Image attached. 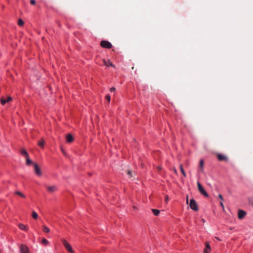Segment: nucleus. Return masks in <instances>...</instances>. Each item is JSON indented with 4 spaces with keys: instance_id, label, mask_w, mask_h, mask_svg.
<instances>
[{
    "instance_id": "nucleus-1",
    "label": "nucleus",
    "mask_w": 253,
    "mask_h": 253,
    "mask_svg": "<svg viewBox=\"0 0 253 253\" xmlns=\"http://www.w3.org/2000/svg\"><path fill=\"white\" fill-rule=\"evenodd\" d=\"M61 241L63 244L66 249L70 253H74V251L71 246V245L65 239H61Z\"/></svg>"
},
{
    "instance_id": "nucleus-2",
    "label": "nucleus",
    "mask_w": 253,
    "mask_h": 253,
    "mask_svg": "<svg viewBox=\"0 0 253 253\" xmlns=\"http://www.w3.org/2000/svg\"><path fill=\"white\" fill-rule=\"evenodd\" d=\"M189 204V206H190V208L192 210H193L195 211H198V205L197 204L196 201L194 199H191Z\"/></svg>"
},
{
    "instance_id": "nucleus-3",
    "label": "nucleus",
    "mask_w": 253,
    "mask_h": 253,
    "mask_svg": "<svg viewBox=\"0 0 253 253\" xmlns=\"http://www.w3.org/2000/svg\"><path fill=\"white\" fill-rule=\"evenodd\" d=\"M197 186H198V188L199 192L202 194H203V195H204L206 197L209 196L208 194L205 191V190L204 189V188H203L202 185L199 182H197Z\"/></svg>"
},
{
    "instance_id": "nucleus-4",
    "label": "nucleus",
    "mask_w": 253,
    "mask_h": 253,
    "mask_svg": "<svg viewBox=\"0 0 253 253\" xmlns=\"http://www.w3.org/2000/svg\"><path fill=\"white\" fill-rule=\"evenodd\" d=\"M45 187L49 193H54L57 190V187L55 185H46Z\"/></svg>"
},
{
    "instance_id": "nucleus-5",
    "label": "nucleus",
    "mask_w": 253,
    "mask_h": 253,
    "mask_svg": "<svg viewBox=\"0 0 253 253\" xmlns=\"http://www.w3.org/2000/svg\"><path fill=\"white\" fill-rule=\"evenodd\" d=\"M34 166V171L36 175H37L39 176H40L42 175V171L40 169V168L39 167V166L36 164H33Z\"/></svg>"
},
{
    "instance_id": "nucleus-6",
    "label": "nucleus",
    "mask_w": 253,
    "mask_h": 253,
    "mask_svg": "<svg viewBox=\"0 0 253 253\" xmlns=\"http://www.w3.org/2000/svg\"><path fill=\"white\" fill-rule=\"evenodd\" d=\"M100 45L103 48H111L112 47L111 43L106 41H102L101 42Z\"/></svg>"
},
{
    "instance_id": "nucleus-7",
    "label": "nucleus",
    "mask_w": 253,
    "mask_h": 253,
    "mask_svg": "<svg viewBox=\"0 0 253 253\" xmlns=\"http://www.w3.org/2000/svg\"><path fill=\"white\" fill-rule=\"evenodd\" d=\"M20 252L21 253H29V250L27 246L22 244L20 246Z\"/></svg>"
},
{
    "instance_id": "nucleus-8",
    "label": "nucleus",
    "mask_w": 253,
    "mask_h": 253,
    "mask_svg": "<svg viewBox=\"0 0 253 253\" xmlns=\"http://www.w3.org/2000/svg\"><path fill=\"white\" fill-rule=\"evenodd\" d=\"M246 215V212L245 211L241 210H239L238 211V217L239 219H243L245 216Z\"/></svg>"
},
{
    "instance_id": "nucleus-9",
    "label": "nucleus",
    "mask_w": 253,
    "mask_h": 253,
    "mask_svg": "<svg viewBox=\"0 0 253 253\" xmlns=\"http://www.w3.org/2000/svg\"><path fill=\"white\" fill-rule=\"evenodd\" d=\"M217 158L220 161H227L228 160L227 157L222 154H218L217 155Z\"/></svg>"
},
{
    "instance_id": "nucleus-10",
    "label": "nucleus",
    "mask_w": 253,
    "mask_h": 253,
    "mask_svg": "<svg viewBox=\"0 0 253 253\" xmlns=\"http://www.w3.org/2000/svg\"><path fill=\"white\" fill-rule=\"evenodd\" d=\"M11 100H12V98L10 96H8L7 99H4L3 98H1L0 99V102H1V104L2 105H3L6 103L8 102H9V101H10Z\"/></svg>"
},
{
    "instance_id": "nucleus-11",
    "label": "nucleus",
    "mask_w": 253,
    "mask_h": 253,
    "mask_svg": "<svg viewBox=\"0 0 253 253\" xmlns=\"http://www.w3.org/2000/svg\"><path fill=\"white\" fill-rule=\"evenodd\" d=\"M20 153L21 155H22L23 156H24L25 158L29 157V154H28V152L24 148H22L20 150Z\"/></svg>"
},
{
    "instance_id": "nucleus-12",
    "label": "nucleus",
    "mask_w": 253,
    "mask_h": 253,
    "mask_svg": "<svg viewBox=\"0 0 253 253\" xmlns=\"http://www.w3.org/2000/svg\"><path fill=\"white\" fill-rule=\"evenodd\" d=\"M66 141L68 143H71L74 140V138L71 134H68L66 137Z\"/></svg>"
},
{
    "instance_id": "nucleus-13",
    "label": "nucleus",
    "mask_w": 253,
    "mask_h": 253,
    "mask_svg": "<svg viewBox=\"0 0 253 253\" xmlns=\"http://www.w3.org/2000/svg\"><path fill=\"white\" fill-rule=\"evenodd\" d=\"M103 63L107 66H112L113 67H114V65L113 64V63L110 60H108L107 61L104 60H103Z\"/></svg>"
},
{
    "instance_id": "nucleus-14",
    "label": "nucleus",
    "mask_w": 253,
    "mask_h": 253,
    "mask_svg": "<svg viewBox=\"0 0 253 253\" xmlns=\"http://www.w3.org/2000/svg\"><path fill=\"white\" fill-rule=\"evenodd\" d=\"M18 227L21 230H25L26 231H27L28 230L27 226L26 225H25L24 224H22V223L19 224L18 225Z\"/></svg>"
},
{
    "instance_id": "nucleus-15",
    "label": "nucleus",
    "mask_w": 253,
    "mask_h": 253,
    "mask_svg": "<svg viewBox=\"0 0 253 253\" xmlns=\"http://www.w3.org/2000/svg\"><path fill=\"white\" fill-rule=\"evenodd\" d=\"M204 164V161L203 160H201L200 161L199 167L200 168V171L202 172L203 171Z\"/></svg>"
},
{
    "instance_id": "nucleus-16",
    "label": "nucleus",
    "mask_w": 253,
    "mask_h": 253,
    "mask_svg": "<svg viewBox=\"0 0 253 253\" xmlns=\"http://www.w3.org/2000/svg\"><path fill=\"white\" fill-rule=\"evenodd\" d=\"M179 167H180V171L181 172V173H182L183 175L184 176V177H186V174L185 172V171L184 170V169L183 168V167H182V164H180V166H179Z\"/></svg>"
},
{
    "instance_id": "nucleus-17",
    "label": "nucleus",
    "mask_w": 253,
    "mask_h": 253,
    "mask_svg": "<svg viewBox=\"0 0 253 253\" xmlns=\"http://www.w3.org/2000/svg\"><path fill=\"white\" fill-rule=\"evenodd\" d=\"M26 163L27 166H30L33 164L32 161L29 159V157L26 158Z\"/></svg>"
},
{
    "instance_id": "nucleus-18",
    "label": "nucleus",
    "mask_w": 253,
    "mask_h": 253,
    "mask_svg": "<svg viewBox=\"0 0 253 253\" xmlns=\"http://www.w3.org/2000/svg\"><path fill=\"white\" fill-rule=\"evenodd\" d=\"M43 231L45 233H48L50 232L49 229L46 226H42Z\"/></svg>"
},
{
    "instance_id": "nucleus-19",
    "label": "nucleus",
    "mask_w": 253,
    "mask_h": 253,
    "mask_svg": "<svg viewBox=\"0 0 253 253\" xmlns=\"http://www.w3.org/2000/svg\"><path fill=\"white\" fill-rule=\"evenodd\" d=\"M44 144V141L43 139H42L41 141H40L38 144L39 146L43 148Z\"/></svg>"
},
{
    "instance_id": "nucleus-20",
    "label": "nucleus",
    "mask_w": 253,
    "mask_h": 253,
    "mask_svg": "<svg viewBox=\"0 0 253 253\" xmlns=\"http://www.w3.org/2000/svg\"><path fill=\"white\" fill-rule=\"evenodd\" d=\"M153 213L156 216L158 215L160 213V211L157 209H152Z\"/></svg>"
},
{
    "instance_id": "nucleus-21",
    "label": "nucleus",
    "mask_w": 253,
    "mask_h": 253,
    "mask_svg": "<svg viewBox=\"0 0 253 253\" xmlns=\"http://www.w3.org/2000/svg\"><path fill=\"white\" fill-rule=\"evenodd\" d=\"M15 194L21 196L22 198H25V196L23 193L20 192V191H15Z\"/></svg>"
},
{
    "instance_id": "nucleus-22",
    "label": "nucleus",
    "mask_w": 253,
    "mask_h": 253,
    "mask_svg": "<svg viewBox=\"0 0 253 253\" xmlns=\"http://www.w3.org/2000/svg\"><path fill=\"white\" fill-rule=\"evenodd\" d=\"M32 216L34 219H37L38 215L35 211H33L32 213Z\"/></svg>"
},
{
    "instance_id": "nucleus-23",
    "label": "nucleus",
    "mask_w": 253,
    "mask_h": 253,
    "mask_svg": "<svg viewBox=\"0 0 253 253\" xmlns=\"http://www.w3.org/2000/svg\"><path fill=\"white\" fill-rule=\"evenodd\" d=\"M18 24L19 26H22L24 25V21L22 19H20L18 20Z\"/></svg>"
},
{
    "instance_id": "nucleus-24",
    "label": "nucleus",
    "mask_w": 253,
    "mask_h": 253,
    "mask_svg": "<svg viewBox=\"0 0 253 253\" xmlns=\"http://www.w3.org/2000/svg\"><path fill=\"white\" fill-rule=\"evenodd\" d=\"M132 173V171L130 170H128L127 171V173L129 176L130 177H133Z\"/></svg>"
},
{
    "instance_id": "nucleus-25",
    "label": "nucleus",
    "mask_w": 253,
    "mask_h": 253,
    "mask_svg": "<svg viewBox=\"0 0 253 253\" xmlns=\"http://www.w3.org/2000/svg\"><path fill=\"white\" fill-rule=\"evenodd\" d=\"M42 244H44V245H47L48 243V241L45 239V238H43L42 240Z\"/></svg>"
},
{
    "instance_id": "nucleus-26",
    "label": "nucleus",
    "mask_w": 253,
    "mask_h": 253,
    "mask_svg": "<svg viewBox=\"0 0 253 253\" xmlns=\"http://www.w3.org/2000/svg\"><path fill=\"white\" fill-rule=\"evenodd\" d=\"M205 244H206V249H208L209 251H211V247H210V245L209 243L208 242H206L205 243Z\"/></svg>"
},
{
    "instance_id": "nucleus-27",
    "label": "nucleus",
    "mask_w": 253,
    "mask_h": 253,
    "mask_svg": "<svg viewBox=\"0 0 253 253\" xmlns=\"http://www.w3.org/2000/svg\"><path fill=\"white\" fill-rule=\"evenodd\" d=\"M106 99L108 101V102L110 101L111 97L109 95H107L106 96Z\"/></svg>"
},
{
    "instance_id": "nucleus-28",
    "label": "nucleus",
    "mask_w": 253,
    "mask_h": 253,
    "mask_svg": "<svg viewBox=\"0 0 253 253\" xmlns=\"http://www.w3.org/2000/svg\"><path fill=\"white\" fill-rule=\"evenodd\" d=\"M30 3L32 5H34L36 3V1L35 0H30Z\"/></svg>"
},
{
    "instance_id": "nucleus-29",
    "label": "nucleus",
    "mask_w": 253,
    "mask_h": 253,
    "mask_svg": "<svg viewBox=\"0 0 253 253\" xmlns=\"http://www.w3.org/2000/svg\"><path fill=\"white\" fill-rule=\"evenodd\" d=\"M210 251H209L208 249L205 248L204 251V253H210Z\"/></svg>"
},
{
    "instance_id": "nucleus-30",
    "label": "nucleus",
    "mask_w": 253,
    "mask_h": 253,
    "mask_svg": "<svg viewBox=\"0 0 253 253\" xmlns=\"http://www.w3.org/2000/svg\"><path fill=\"white\" fill-rule=\"evenodd\" d=\"M116 90V88L114 87H112L110 88V91L111 92H113V91H115Z\"/></svg>"
},
{
    "instance_id": "nucleus-31",
    "label": "nucleus",
    "mask_w": 253,
    "mask_h": 253,
    "mask_svg": "<svg viewBox=\"0 0 253 253\" xmlns=\"http://www.w3.org/2000/svg\"><path fill=\"white\" fill-rule=\"evenodd\" d=\"M218 197L219 198V199H220L221 200H223V197L221 195V194H219L218 195Z\"/></svg>"
},
{
    "instance_id": "nucleus-32",
    "label": "nucleus",
    "mask_w": 253,
    "mask_h": 253,
    "mask_svg": "<svg viewBox=\"0 0 253 253\" xmlns=\"http://www.w3.org/2000/svg\"><path fill=\"white\" fill-rule=\"evenodd\" d=\"M173 171H174V173H175V174H177V170L176 169H175V168H173Z\"/></svg>"
},
{
    "instance_id": "nucleus-33",
    "label": "nucleus",
    "mask_w": 253,
    "mask_h": 253,
    "mask_svg": "<svg viewBox=\"0 0 253 253\" xmlns=\"http://www.w3.org/2000/svg\"><path fill=\"white\" fill-rule=\"evenodd\" d=\"M220 205L222 207V208L224 209V205L222 202L220 203Z\"/></svg>"
},
{
    "instance_id": "nucleus-34",
    "label": "nucleus",
    "mask_w": 253,
    "mask_h": 253,
    "mask_svg": "<svg viewBox=\"0 0 253 253\" xmlns=\"http://www.w3.org/2000/svg\"><path fill=\"white\" fill-rule=\"evenodd\" d=\"M157 169L159 170H160L161 169V168L160 167H158Z\"/></svg>"
},
{
    "instance_id": "nucleus-35",
    "label": "nucleus",
    "mask_w": 253,
    "mask_h": 253,
    "mask_svg": "<svg viewBox=\"0 0 253 253\" xmlns=\"http://www.w3.org/2000/svg\"><path fill=\"white\" fill-rule=\"evenodd\" d=\"M169 199V197L167 196L166 197V201H167Z\"/></svg>"
},
{
    "instance_id": "nucleus-36",
    "label": "nucleus",
    "mask_w": 253,
    "mask_h": 253,
    "mask_svg": "<svg viewBox=\"0 0 253 253\" xmlns=\"http://www.w3.org/2000/svg\"><path fill=\"white\" fill-rule=\"evenodd\" d=\"M186 203L187 204H188V197H187V200H186Z\"/></svg>"
},
{
    "instance_id": "nucleus-37",
    "label": "nucleus",
    "mask_w": 253,
    "mask_h": 253,
    "mask_svg": "<svg viewBox=\"0 0 253 253\" xmlns=\"http://www.w3.org/2000/svg\"><path fill=\"white\" fill-rule=\"evenodd\" d=\"M250 203L252 204V205L253 206V200L252 201H251Z\"/></svg>"
},
{
    "instance_id": "nucleus-38",
    "label": "nucleus",
    "mask_w": 253,
    "mask_h": 253,
    "mask_svg": "<svg viewBox=\"0 0 253 253\" xmlns=\"http://www.w3.org/2000/svg\"><path fill=\"white\" fill-rule=\"evenodd\" d=\"M202 221H203V222H205V219H202Z\"/></svg>"
}]
</instances>
